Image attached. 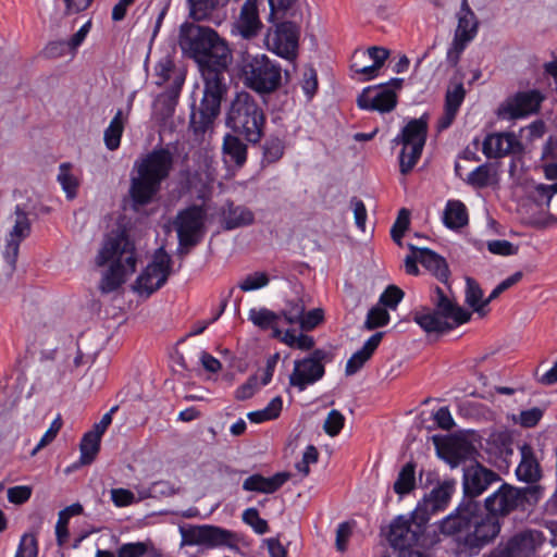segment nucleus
Wrapping results in <instances>:
<instances>
[{"instance_id": "f257e3e1", "label": "nucleus", "mask_w": 557, "mask_h": 557, "mask_svg": "<svg viewBox=\"0 0 557 557\" xmlns=\"http://www.w3.org/2000/svg\"><path fill=\"white\" fill-rule=\"evenodd\" d=\"M178 45L182 51L199 65L205 82L203 97L190 115V127L199 135L206 133L220 112L225 87L223 72L232 53L228 45L214 29L185 22L180 27Z\"/></svg>"}, {"instance_id": "f03ea898", "label": "nucleus", "mask_w": 557, "mask_h": 557, "mask_svg": "<svg viewBox=\"0 0 557 557\" xmlns=\"http://www.w3.org/2000/svg\"><path fill=\"white\" fill-rule=\"evenodd\" d=\"M431 528L436 530L438 536L463 534L466 543L470 546L484 545L500 531L499 520L486 517L480 503L473 499H463L454 512Z\"/></svg>"}, {"instance_id": "7ed1b4c3", "label": "nucleus", "mask_w": 557, "mask_h": 557, "mask_svg": "<svg viewBox=\"0 0 557 557\" xmlns=\"http://www.w3.org/2000/svg\"><path fill=\"white\" fill-rule=\"evenodd\" d=\"M96 263L99 267L110 263L100 283L103 293L115 290L135 272L137 264L135 246L124 231H112L106 236L96 257Z\"/></svg>"}, {"instance_id": "20e7f679", "label": "nucleus", "mask_w": 557, "mask_h": 557, "mask_svg": "<svg viewBox=\"0 0 557 557\" xmlns=\"http://www.w3.org/2000/svg\"><path fill=\"white\" fill-rule=\"evenodd\" d=\"M431 304L432 308L423 307L413 314V321L426 333H446L471 319L472 313L458 305L448 285L433 289Z\"/></svg>"}, {"instance_id": "39448f33", "label": "nucleus", "mask_w": 557, "mask_h": 557, "mask_svg": "<svg viewBox=\"0 0 557 557\" xmlns=\"http://www.w3.org/2000/svg\"><path fill=\"white\" fill-rule=\"evenodd\" d=\"M173 168V154L169 149H153L135 162L137 176L132 178L131 196L135 203L146 205L159 191Z\"/></svg>"}, {"instance_id": "423d86ee", "label": "nucleus", "mask_w": 557, "mask_h": 557, "mask_svg": "<svg viewBox=\"0 0 557 557\" xmlns=\"http://www.w3.org/2000/svg\"><path fill=\"white\" fill-rule=\"evenodd\" d=\"M426 522L425 511L421 509H416L409 516H398L389 525L387 539L391 545L399 549L434 545L440 537L435 529L426 527Z\"/></svg>"}, {"instance_id": "0eeeda50", "label": "nucleus", "mask_w": 557, "mask_h": 557, "mask_svg": "<svg viewBox=\"0 0 557 557\" xmlns=\"http://www.w3.org/2000/svg\"><path fill=\"white\" fill-rule=\"evenodd\" d=\"M265 115L253 96L242 91L236 95L227 113V125L245 136L250 143H258L263 135Z\"/></svg>"}, {"instance_id": "6e6552de", "label": "nucleus", "mask_w": 557, "mask_h": 557, "mask_svg": "<svg viewBox=\"0 0 557 557\" xmlns=\"http://www.w3.org/2000/svg\"><path fill=\"white\" fill-rule=\"evenodd\" d=\"M244 85L260 96L275 92L282 86V67L267 54H245L242 59Z\"/></svg>"}, {"instance_id": "1a4fd4ad", "label": "nucleus", "mask_w": 557, "mask_h": 557, "mask_svg": "<svg viewBox=\"0 0 557 557\" xmlns=\"http://www.w3.org/2000/svg\"><path fill=\"white\" fill-rule=\"evenodd\" d=\"M428 135V117L410 120L401 133L393 140L396 145H403L399 156L401 174L409 173L421 157Z\"/></svg>"}, {"instance_id": "9d476101", "label": "nucleus", "mask_w": 557, "mask_h": 557, "mask_svg": "<svg viewBox=\"0 0 557 557\" xmlns=\"http://www.w3.org/2000/svg\"><path fill=\"white\" fill-rule=\"evenodd\" d=\"M331 360L332 355L323 349H315L308 357L295 360L288 379L289 385L304 392L323 377L324 364Z\"/></svg>"}, {"instance_id": "9b49d317", "label": "nucleus", "mask_w": 557, "mask_h": 557, "mask_svg": "<svg viewBox=\"0 0 557 557\" xmlns=\"http://www.w3.org/2000/svg\"><path fill=\"white\" fill-rule=\"evenodd\" d=\"M156 84L162 86L166 83H171L170 95L160 96L154 104L156 113H159L160 107L163 111L161 113L162 119L172 115L174 111V99L178 96L181 88L185 81V74L183 71L175 67L173 61L169 58H162L154 67Z\"/></svg>"}, {"instance_id": "f8f14e48", "label": "nucleus", "mask_w": 557, "mask_h": 557, "mask_svg": "<svg viewBox=\"0 0 557 557\" xmlns=\"http://www.w3.org/2000/svg\"><path fill=\"white\" fill-rule=\"evenodd\" d=\"M171 274V257L160 248L153 255L152 261L137 277L133 289L139 296L149 297L165 284Z\"/></svg>"}, {"instance_id": "ddd939ff", "label": "nucleus", "mask_w": 557, "mask_h": 557, "mask_svg": "<svg viewBox=\"0 0 557 557\" xmlns=\"http://www.w3.org/2000/svg\"><path fill=\"white\" fill-rule=\"evenodd\" d=\"M403 83V78H393L387 84L367 87L358 96L357 103L364 110L391 112L397 106V91L401 89Z\"/></svg>"}, {"instance_id": "4468645a", "label": "nucleus", "mask_w": 557, "mask_h": 557, "mask_svg": "<svg viewBox=\"0 0 557 557\" xmlns=\"http://www.w3.org/2000/svg\"><path fill=\"white\" fill-rule=\"evenodd\" d=\"M205 212L198 206L189 207L176 215L173 225L182 247L196 246L203 235Z\"/></svg>"}, {"instance_id": "2eb2a0df", "label": "nucleus", "mask_w": 557, "mask_h": 557, "mask_svg": "<svg viewBox=\"0 0 557 557\" xmlns=\"http://www.w3.org/2000/svg\"><path fill=\"white\" fill-rule=\"evenodd\" d=\"M299 28L292 22H282L268 29L265 45L280 57L292 60L298 50Z\"/></svg>"}, {"instance_id": "dca6fc26", "label": "nucleus", "mask_w": 557, "mask_h": 557, "mask_svg": "<svg viewBox=\"0 0 557 557\" xmlns=\"http://www.w3.org/2000/svg\"><path fill=\"white\" fill-rule=\"evenodd\" d=\"M183 541L187 545H201L209 548L236 545V535L214 525H195L182 529Z\"/></svg>"}, {"instance_id": "f3484780", "label": "nucleus", "mask_w": 557, "mask_h": 557, "mask_svg": "<svg viewBox=\"0 0 557 557\" xmlns=\"http://www.w3.org/2000/svg\"><path fill=\"white\" fill-rule=\"evenodd\" d=\"M478 30V22L474 13L470 10L467 0H462L461 11L458 17V25L451 48L448 50L447 59L456 65L466 46L474 38Z\"/></svg>"}, {"instance_id": "a211bd4d", "label": "nucleus", "mask_w": 557, "mask_h": 557, "mask_svg": "<svg viewBox=\"0 0 557 557\" xmlns=\"http://www.w3.org/2000/svg\"><path fill=\"white\" fill-rule=\"evenodd\" d=\"M263 0H245L238 14L232 23V33L245 40H252L259 36L263 23L259 15V7Z\"/></svg>"}, {"instance_id": "6ab92c4d", "label": "nucleus", "mask_w": 557, "mask_h": 557, "mask_svg": "<svg viewBox=\"0 0 557 557\" xmlns=\"http://www.w3.org/2000/svg\"><path fill=\"white\" fill-rule=\"evenodd\" d=\"M524 499L521 490L508 484H503L495 493L485 499L486 517H504L515 510Z\"/></svg>"}, {"instance_id": "aec40b11", "label": "nucleus", "mask_w": 557, "mask_h": 557, "mask_svg": "<svg viewBox=\"0 0 557 557\" xmlns=\"http://www.w3.org/2000/svg\"><path fill=\"white\" fill-rule=\"evenodd\" d=\"M544 97L539 90L518 92L507 100L498 110L503 119L515 120L536 112Z\"/></svg>"}, {"instance_id": "412c9836", "label": "nucleus", "mask_w": 557, "mask_h": 557, "mask_svg": "<svg viewBox=\"0 0 557 557\" xmlns=\"http://www.w3.org/2000/svg\"><path fill=\"white\" fill-rule=\"evenodd\" d=\"M13 222L4 250V258L11 267L15 265L21 242L29 236L32 230L28 214L20 206L15 208Z\"/></svg>"}, {"instance_id": "4be33fe9", "label": "nucleus", "mask_w": 557, "mask_h": 557, "mask_svg": "<svg viewBox=\"0 0 557 557\" xmlns=\"http://www.w3.org/2000/svg\"><path fill=\"white\" fill-rule=\"evenodd\" d=\"M388 57L389 51L383 47L373 46L367 51L357 50L352 55L351 67L356 73L363 74L371 79L377 75Z\"/></svg>"}, {"instance_id": "5701e85b", "label": "nucleus", "mask_w": 557, "mask_h": 557, "mask_svg": "<svg viewBox=\"0 0 557 557\" xmlns=\"http://www.w3.org/2000/svg\"><path fill=\"white\" fill-rule=\"evenodd\" d=\"M544 539L540 531L527 530L515 535L506 547L492 557H529L542 545Z\"/></svg>"}, {"instance_id": "b1692460", "label": "nucleus", "mask_w": 557, "mask_h": 557, "mask_svg": "<svg viewBox=\"0 0 557 557\" xmlns=\"http://www.w3.org/2000/svg\"><path fill=\"white\" fill-rule=\"evenodd\" d=\"M499 476L492 470L479 463L471 465L463 470V491L468 499L481 495L490 484L498 481Z\"/></svg>"}, {"instance_id": "393cba45", "label": "nucleus", "mask_w": 557, "mask_h": 557, "mask_svg": "<svg viewBox=\"0 0 557 557\" xmlns=\"http://www.w3.org/2000/svg\"><path fill=\"white\" fill-rule=\"evenodd\" d=\"M523 147L513 133L488 135L483 141V153L487 158H502L510 153H520Z\"/></svg>"}, {"instance_id": "a878e982", "label": "nucleus", "mask_w": 557, "mask_h": 557, "mask_svg": "<svg viewBox=\"0 0 557 557\" xmlns=\"http://www.w3.org/2000/svg\"><path fill=\"white\" fill-rule=\"evenodd\" d=\"M455 487V480L443 481L437 486H435L429 495L424 497L422 505H420L417 509L425 511V517L428 518L432 513L444 510L451 499Z\"/></svg>"}, {"instance_id": "bb28decb", "label": "nucleus", "mask_w": 557, "mask_h": 557, "mask_svg": "<svg viewBox=\"0 0 557 557\" xmlns=\"http://www.w3.org/2000/svg\"><path fill=\"white\" fill-rule=\"evenodd\" d=\"M289 479V472H277L270 478L256 473L245 479L243 490L246 492L272 494L278 491Z\"/></svg>"}, {"instance_id": "cd10ccee", "label": "nucleus", "mask_w": 557, "mask_h": 557, "mask_svg": "<svg viewBox=\"0 0 557 557\" xmlns=\"http://www.w3.org/2000/svg\"><path fill=\"white\" fill-rule=\"evenodd\" d=\"M519 449L521 460L516 470L517 478L527 483L537 482L542 478V469L534 449L529 444L521 445Z\"/></svg>"}, {"instance_id": "c85d7f7f", "label": "nucleus", "mask_w": 557, "mask_h": 557, "mask_svg": "<svg viewBox=\"0 0 557 557\" xmlns=\"http://www.w3.org/2000/svg\"><path fill=\"white\" fill-rule=\"evenodd\" d=\"M466 96V90L462 83H457L448 86L445 96V108L443 115L438 119V131L446 129L454 122L456 114L459 110Z\"/></svg>"}, {"instance_id": "c756f323", "label": "nucleus", "mask_w": 557, "mask_h": 557, "mask_svg": "<svg viewBox=\"0 0 557 557\" xmlns=\"http://www.w3.org/2000/svg\"><path fill=\"white\" fill-rule=\"evenodd\" d=\"M411 251H418L419 262L429 271H431L441 282L447 283L449 269L444 258L430 249L418 248L412 244H408Z\"/></svg>"}, {"instance_id": "7c9ffc66", "label": "nucleus", "mask_w": 557, "mask_h": 557, "mask_svg": "<svg viewBox=\"0 0 557 557\" xmlns=\"http://www.w3.org/2000/svg\"><path fill=\"white\" fill-rule=\"evenodd\" d=\"M255 221L253 212L244 207L228 203L222 211V223L225 230H234L252 224Z\"/></svg>"}, {"instance_id": "2f4dec72", "label": "nucleus", "mask_w": 557, "mask_h": 557, "mask_svg": "<svg viewBox=\"0 0 557 557\" xmlns=\"http://www.w3.org/2000/svg\"><path fill=\"white\" fill-rule=\"evenodd\" d=\"M383 337L382 332L373 334L362 346L361 349L356 351L347 361L345 373L346 375H352L357 373L364 363L371 358L377 346L380 345Z\"/></svg>"}, {"instance_id": "473e14b6", "label": "nucleus", "mask_w": 557, "mask_h": 557, "mask_svg": "<svg viewBox=\"0 0 557 557\" xmlns=\"http://www.w3.org/2000/svg\"><path fill=\"white\" fill-rule=\"evenodd\" d=\"M227 0H186L188 16L196 22L209 21Z\"/></svg>"}, {"instance_id": "72a5a7b5", "label": "nucleus", "mask_w": 557, "mask_h": 557, "mask_svg": "<svg viewBox=\"0 0 557 557\" xmlns=\"http://www.w3.org/2000/svg\"><path fill=\"white\" fill-rule=\"evenodd\" d=\"M127 119L128 112L124 113L122 110H117L109 126L106 128L103 140L109 150L113 151L120 147L121 137Z\"/></svg>"}, {"instance_id": "f704fd0d", "label": "nucleus", "mask_w": 557, "mask_h": 557, "mask_svg": "<svg viewBox=\"0 0 557 557\" xmlns=\"http://www.w3.org/2000/svg\"><path fill=\"white\" fill-rule=\"evenodd\" d=\"M465 302L480 317H485L488 312L485 309V298H483L481 286L470 276L466 277Z\"/></svg>"}, {"instance_id": "c9c22d12", "label": "nucleus", "mask_w": 557, "mask_h": 557, "mask_svg": "<svg viewBox=\"0 0 557 557\" xmlns=\"http://www.w3.org/2000/svg\"><path fill=\"white\" fill-rule=\"evenodd\" d=\"M96 355V350L84 351L79 344L67 348L63 357L64 371L73 372L82 366L94 362Z\"/></svg>"}, {"instance_id": "e433bc0d", "label": "nucleus", "mask_w": 557, "mask_h": 557, "mask_svg": "<svg viewBox=\"0 0 557 557\" xmlns=\"http://www.w3.org/2000/svg\"><path fill=\"white\" fill-rule=\"evenodd\" d=\"M223 153L226 162L242 166L247 157L246 145L236 136L227 134L223 140Z\"/></svg>"}, {"instance_id": "4c0bfd02", "label": "nucleus", "mask_w": 557, "mask_h": 557, "mask_svg": "<svg viewBox=\"0 0 557 557\" xmlns=\"http://www.w3.org/2000/svg\"><path fill=\"white\" fill-rule=\"evenodd\" d=\"M444 223L449 228H460L468 223L466 206L459 200H450L444 211Z\"/></svg>"}, {"instance_id": "58836bf2", "label": "nucleus", "mask_w": 557, "mask_h": 557, "mask_svg": "<svg viewBox=\"0 0 557 557\" xmlns=\"http://www.w3.org/2000/svg\"><path fill=\"white\" fill-rule=\"evenodd\" d=\"M465 181L474 188H484L496 181V171L490 164H482L473 170Z\"/></svg>"}, {"instance_id": "ea45409f", "label": "nucleus", "mask_w": 557, "mask_h": 557, "mask_svg": "<svg viewBox=\"0 0 557 557\" xmlns=\"http://www.w3.org/2000/svg\"><path fill=\"white\" fill-rule=\"evenodd\" d=\"M101 437L94 432H87L79 445L81 448V463L89 465L91 463L100 449Z\"/></svg>"}, {"instance_id": "a19ab883", "label": "nucleus", "mask_w": 557, "mask_h": 557, "mask_svg": "<svg viewBox=\"0 0 557 557\" xmlns=\"http://www.w3.org/2000/svg\"><path fill=\"white\" fill-rule=\"evenodd\" d=\"M414 470L416 466L412 462H408L401 468L393 486L396 494L405 495L413 490L416 484Z\"/></svg>"}, {"instance_id": "79ce46f5", "label": "nucleus", "mask_w": 557, "mask_h": 557, "mask_svg": "<svg viewBox=\"0 0 557 557\" xmlns=\"http://www.w3.org/2000/svg\"><path fill=\"white\" fill-rule=\"evenodd\" d=\"M70 163H62L59 166L58 182L61 184L69 199L76 196L79 185L78 178L71 172Z\"/></svg>"}, {"instance_id": "37998d69", "label": "nucleus", "mask_w": 557, "mask_h": 557, "mask_svg": "<svg viewBox=\"0 0 557 557\" xmlns=\"http://www.w3.org/2000/svg\"><path fill=\"white\" fill-rule=\"evenodd\" d=\"M282 405V398L280 396L274 397L264 409L249 412L248 419L253 423L276 419L281 413Z\"/></svg>"}, {"instance_id": "c03bdc74", "label": "nucleus", "mask_w": 557, "mask_h": 557, "mask_svg": "<svg viewBox=\"0 0 557 557\" xmlns=\"http://www.w3.org/2000/svg\"><path fill=\"white\" fill-rule=\"evenodd\" d=\"M270 282L269 275L265 272H253L243 277L238 287L247 293L267 286Z\"/></svg>"}, {"instance_id": "a18cd8bd", "label": "nucleus", "mask_w": 557, "mask_h": 557, "mask_svg": "<svg viewBox=\"0 0 557 557\" xmlns=\"http://www.w3.org/2000/svg\"><path fill=\"white\" fill-rule=\"evenodd\" d=\"M409 224H410V211L403 208L399 210L397 219L391 230L392 238L398 246H401L403 236H404L405 232L408 230Z\"/></svg>"}, {"instance_id": "49530a36", "label": "nucleus", "mask_w": 557, "mask_h": 557, "mask_svg": "<svg viewBox=\"0 0 557 557\" xmlns=\"http://www.w3.org/2000/svg\"><path fill=\"white\" fill-rule=\"evenodd\" d=\"M388 320L389 314L386 309L380 306H375L368 312L364 327L371 331L387 324Z\"/></svg>"}, {"instance_id": "de8ad7c7", "label": "nucleus", "mask_w": 557, "mask_h": 557, "mask_svg": "<svg viewBox=\"0 0 557 557\" xmlns=\"http://www.w3.org/2000/svg\"><path fill=\"white\" fill-rule=\"evenodd\" d=\"M305 312V305L302 300L297 299L295 301H289L284 310L282 311V315L284 320L288 324H299L301 323L302 317Z\"/></svg>"}, {"instance_id": "09e8293b", "label": "nucleus", "mask_w": 557, "mask_h": 557, "mask_svg": "<svg viewBox=\"0 0 557 557\" xmlns=\"http://www.w3.org/2000/svg\"><path fill=\"white\" fill-rule=\"evenodd\" d=\"M249 319L261 329H268L278 319V315L268 309H251Z\"/></svg>"}, {"instance_id": "8fccbe9b", "label": "nucleus", "mask_w": 557, "mask_h": 557, "mask_svg": "<svg viewBox=\"0 0 557 557\" xmlns=\"http://www.w3.org/2000/svg\"><path fill=\"white\" fill-rule=\"evenodd\" d=\"M344 423L345 417L338 410L334 409L329 412L323 424V430L329 436L334 437L339 434L344 428Z\"/></svg>"}, {"instance_id": "3c124183", "label": "nucleus", "mask_w": 557, "mask_h": 557, "mask_svg": "<svg viewBox=\"0 0 557 557\" xmlns=\"http://www.w3.org/2000/svg\"><path fill=\"white\" fill-rule=\"evenodd\" d=\"M243 520L258 534H264L269 530L268 522L259 516V512L256 508L246 509L243 512Z\"/></svg>"}, {"instance_id": "603ef678", "label": "nucleus", "mask_w": 557, "mask_h": 557, "mask_svg": "<svg viewBox=\"0 0 557 557\" xmlns=\"http://www.w3.org/2000/svg\"><path fill=\"white\" fill-rule=\"evenodd\" d=\"M487 249L491 253L499 256H512L518 252V247L505 239L488 242Z\"/></svg>"}, {"instance_id": "864d4df0", "label": "nucleus", "mask_w": 557, "mask_h": 557, "mask_svg": "<svg viewBox=\"0 0 557 557\" xmlns=\"http://www.w3.org/2000/svg\"><path fill=\"white\" fill-rule=\"evenodd\" d=\"M553 196L552 185L539 184L534 187L533 199L540 207L549 208Z\"/></svg>"}, {"instance_id": "5fc2aeb1", "label": "nucleus", "mask_w": 557, "mask_h": 557, "mask_svg": "<svg viewBox=\"0 0 557 557\" xmlns=\"http://www.w3.org/2000/svg\"><path fill=\"white\" fill-rule=\"evenodd\" d=\"M37 541L34 535L25 534L20 543V547L15 557H37Z\"/></svg>"}, {"instance_id": "6e6d98bb", "label": "nucleus", "mask_w": 557, "mask_h": 557, "mask_svg": "<svg viewBox=\"0 0 557 557\" xmlns=\"http://www.w3.org/2000/svg\"><path fill=\"white\" fill-rule=\"evenodd\" d=\"M403 297V290L395 285H391L381 295L380 302L386 307L395 308Z\"/></svg>"}, {"instance_id": "4d7b16f0", "label": "nucleus", "mask_w": 557, "mask_h": 557, "mask_svg": "<svg viewBox=\"0 0 557 557\" xmlns=\"http://www.w3.org/2000/svg\"><path fill=\"white\" fill-rule=\"evenodd\" d=\"M258 387V379L256 375H251L244 384H242L235 392V398L237 400H246L255 394Z\"/></svg>"}, {"instance_id": "13d9d810", "label": "nucleus", "mask_w": 557, "mask_h": 557, "mask_svg": "<svg viewBox=\"0 0 557 557\" xmlns=\"http://www.w3.org/2000/svg\"><path fill=\"white\" fill-rule=\"evenodd\" d=\"M301 86L309 98L313 97L318 89V78L314 69L309 67L305 71Z\"/></svg>"}, {"instance_id": "bf43d9fd", "label": "nucleus", "mask_w": 557, "mask_h": 557, "mask_svg": "<svg viewBox=\"0 0 557 557\" xmlns=\"http://www.w3.org/2000/svg\"><path fill=\"white\" fill-rule=\"evenodd\" d=\"M147 546L144 543L123 544L119 550V557H141L146 554Z\"/></svg>"}, {"instance_id": "052dcab7", "label": "nucleus", "mask_w": 557, "mask_h": 557, "mask_svg": "<svg viewBox=\"0 0 557 557\" xmlns=\"http://www.w3.org/2000/svg\"><path fill=\"white\" fill-rule=\"evenodd\" d=\"M32 490L28 486H14L8 490V499L13 504H23L29 499Z\"/></svg>"}, {"instance_id": "680f3d73", "label": "nucleus", "mask_w": 557, "mask_h": 557, "mask_svg": "<svg viewBox=\"0 0 557 557\" xmlns=\"http://www.w3.org/2000/svg\"><path fill=\"white\" fill-rule=\"evenodd\" d=\"M543 416V411L539 408H532L522 411L519 416V423L524 428L535 426Z\"/></svg>"}, {"instance_id": "e2e57ef3", "label": "nucleus", "mask_w": 557, "mask_h": 557, "mask_svg": "<svg viewBox=\"0 0 557 557\" xmlns=\"http://www.w3.org/2000/svg\"><path fill=\"white\" fill-rule=\"evenodd\" d=\"M352 533L351 524L348 522H343L338 525L336 531V548L339 552H345L347 547V542Z\"/></svg>"}, {"instance_id": "0e129e2a", "label": "nucleus", "mask_w": 557, "mask_h": 557, "mask_svg": "<svg viewBox=\"0 0 557 557\" xmlns=\"http://www.w3.org/2000/svg\"><path fill=\"white\" fill-rule=\"evenodd\" d=\"M350 206L354 211L355 221H356L357 226L361 231H364L366 220H367V210H366L364 203L360 199L352 198L350 200Z\"/></svg>"}, {"instance_id": "69168bd1", "label": "nucleus", "mask_w": 557, "mask_h": 557, "mask_svg": "<svg viewBox=\"0 0 557 557\" xmlns=\"http://www.w3.org/2000/svg\"><path fill=\"white\" fill-rule=\"evenodd\" d=\"M111 497L113 503L119 507L128 506L133 504L135 499L134 494L125 488H113L111 491Z\"/></svg>"}, {"instance_id": "338daca9", "label": "nucleus", "mask_w": 557, "mask_h": 557, "mask_svg": "<svg viewBox=\"0 0 557 557\" xmlns=\"http://www.w3.org/2000/svg\"><path fill=\"white\" fill-rule=\"evenodd\" d=\"M323 319L322 309H313L308 313L304 312V317L300 323V327L304 330L314 329Z\"/></svg>"}, {"instance_id": "774afa93", "label": "nucleus", "mask_w": 557, "mask_h": 557, "mask_svg": "<svg viewBox=\"0 0 557 557\" xmlns=\"http://www.w3.org/2000/svg\"><path fill=\"white\" fill-rule=\"evenodd\" d=\"M434 420L436 421L437 425L446 431H449L454 426V419L450 414V411L447 407L440 408L434 413Z\"/></svg>"}]
</instances>
